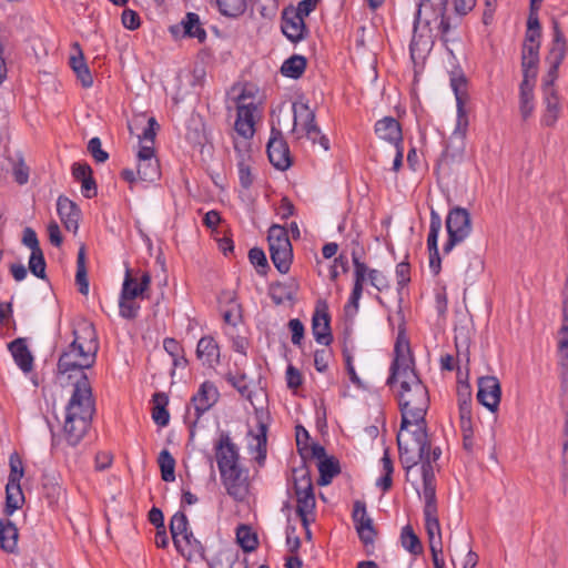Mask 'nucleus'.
I'll return each mask as SVG.
<instances>
[{
    "label": "nucleus",
    "mask_w": 568,
    "mask_h": 568,
    "mask_svg": "<svg viewBox=\"0 0 568 568\" xmlns=\"http://www.w3.org/2000/svg\"><path fill=\"white\" fill-rule=\"evenodd\" d=\"M403 371L395 369L387 379V385L399 384L397 399L402 413V422L424 423L429 407V395L427 387L423 384L415 368H408L404 364Z\"/></svg>",
    "instance_id": "obj_1"
},
{
    "label": "nucleus",
    "mask_w": 568,
    "mask_h": 568,
    "mask_svg": "<svg viewBox=\"0 0 568 568\" xmlns=\"http://www.w3.org/2000/svg\"><path fill=\"white\" fill-rule=\"evenodd\" d=\"M447 0H420L414 21L413 38L409 45L410 57L414 61L424 58L433 44L432 22L440 19L443 32H447L448 24L444 20Z\"/></svg>",
    "instance_id": "obj_2"
},
{
    "label": "nucleus",
    "mask_w": 568,
    "mask_h": 568,
    "mask_svg": "<svg viewBox=\"0 0 568 568\" xmlns=\"http://www.w3.org/2000/svg\"><path fill=\"white\" fill-rule=\"evenodd\" d=\"M81 332L80 335L77 329L73 331L74 339L61 353L58 362L60 374L82 372L94 365L99 344L93 324H84Z\"/></svg>",
    "instance_id": "obj_3"
},
{
    "label": "nucleus",
    "mask_w": 568,
    "mask_h": 568,
    "mask_svg": "<svg viewBox=\"0 0 568 568\" xmlns=\"http://www.w3.org/2000/svg\"><path fill=\"white\" fill-rule=\"evenodd\" d=\"M397 445L400 462L404 468L409 471L422 462L429 446L426 422H410L409 424L400 422Z\"/></svg>",
    "instance_id": "obj_4"
},
{
    "label": "nucleus",
    "mask_w": 568,
    "mask_h": 568,
    "mask_svg": "<svg viewBox=\"0 0 568 568\" xmlns=\"http://www.w3.org/2000/svg\"><path fill=\"white\" fill-rule=\"evenodd\" d=\"M95 412L94 400L90 383L84 374L77 381L72 396L67 406V417L72 419H83L90 423Z\"/></svg>",
    "instance_id": "obj_5"
},
{
    "label": "nucleus",
    "mask_w": 568,
    "mask_h": 568,
    "mask_svg": "<svg viewBox=\"0 0 568 568\" xmlns=\"http://www.w3.org/2000/svg\"><path fill=\"white\" fill-rule=\"evenodd\" d=\"M267 241L274 266L280 273H287L293 260V250L286 229L277 224L272 225L268 230Z\"/></svg>",
    "instance_id": "obj_6"
},
{
    "label": "nucleus",
    "mask_w": 568,
    "mask_h": 568,
    "mask_svg": "<svg viewBox=\"0 0 568 568\" xmlns=\"http://www.w3.org/2000/svg\"><path fill=\"white\" fill-rule=\"evenodd\" d=\"M446 230L448 233V240L445 243L443 251L445 254H448L457 244H460L469 236L471 232V219L469 212L459 206L450 210L446 219Z\"/></svg>",
    "instance_id": "obj_7"
},
{
    "label": "nucleus",
    "mask_w": 568,
    "mask_h": 568,
    "mask_svg": "<svg viewBox=\"0 0 568 568\" xmlns=\"http://www.w3.org/2000/svg\"><path fill=\"white\" fill-rule=\"evenodd\" d=\"M568 50L567 41L561 31L559 22L554 19L552 20V42L551 48L548 53V61L550 63L549 71L544 80V92L546 93V89L554 88V83L558 78V70L564 61L566 53Z\"/></svg>",
    "instance_id": "obj_8"
},
{
    "label": "nucleus",
    "mask_w": 568,
    "mask_h": 568,
    "mask_svg": "<svg viewBox=\"0 0 568 568\" xmlns=\"http://www.w3.org/2000/svg\"><path fill=\"white\" fill-rule=\"evenodd\" d=\"M294 491L297 499L296 513L303 526L307 527V515L313 513L316 503L312 479L306 470H302L300 476L294 471Z\"/></svg>",
    "instance_id": "obj_9"
},
{
    "label": "nucleus",
    "mask_w": 568,
    "mask_h": 568,
    "mask_svg": "<svg viewBox=\"0 0 568 568\" xmlns=\"http://www.w3.org/2000/svg\"><path fill=\"white\" fill-rule=\"evenodd\" d=\"M223 486L230 497L236 501H243L250 493L247 469L241 465L220 470Z\"/></svg>",
    "instance_id": "obj_10"
},
{
    "label": "nucleus",
    "mask_w": 568,
    "mask_h": 568,
    "mask_svg": "<svg viewBox=\"0 0 568 568\" xmlns=\"http://www.w3.org/2000/svg\"><path fill=\"white\" fill-rule=\"evenodd\" d=\"M252 97V92L243 89L241 94L236 98L237 116L234 129L236 133L245 140H251L255 132L254 112L256 111V105L254 102L245 103V100Z\"/></svg>",
    "instance_id": "obj_11"
},
{
    "label": "nucleus",
    "mask_w": 568,
    "mask_h": 568,
    "mask_svg": "<svg viewBox=\"0 0 568 568\" xmlns=\"http://www.w3.org/2000/svg\"><path fill=\"white\" fill-rule=\"evenodd\" d=\"M219 471L240 466V453L229 433L221 432L214 444Z\"/></svg>",
    "instance_id": "obj_12"
},
{
    "label": "nucleus",
    "mask_w": 568,
    "mask_h": 568,
    "mask_svg": "<svg viewBox=\"0 0 568 568\" xmlns=\"http://www.w3.org/2000/svg\"><path fill=\"white\" fill-rule=\"evenodd\" d=\"M266 151L270 162L277 170L285 171L291 166L290 149L280 130L272 128Z\"/></svg>",
    "instance_id": "obj_13"
},
{
    "label": "nucleus",
    "mask_w": 568,
    "mask_h": 568,
    "mask_svg": "<svg viewBox=\"0 0 568 568\" xmlns=\"http://www.w3.org/2000/svg\"><path fill=\"white\" fill-rule=\"evenodd\" d=\"M136 174L140 180L153 182L160 178V164L155 158L154 146L142 144L138 152Z\"/></svg>",
    "instance_id": "obj_14"
},
{
    "label": "nucleus",
    "mask_w": 568,
    "mask_h": 568,
    "mask_svg": "<svg viewBox=\"0 0 568 568\" xmlns=\"http://www.w3.org/2000/svg\"><path fill=\"white\" fill-rule=\"evenodd\" d=\"M501 387L496 376H483L478 379L477 399L490 412L498 409Z\"/></svg>",
    "instance_id": "obj_15"
},
{
    "label": "nucleus",
    "mask_w": 568,
    "mask_h": 568,
    "mask_svg": "<svg viewBox=\"0 0 568 568\" xmlns=\"http://www.w3.org/2000/svg\"><path fill=\"white\" fill-rule=\"evenodd\" d=\"M304 18L295 10V7L290 6L283 10L281 28L292 42H298L305 38L307 30Z\"/></svg>",
    "instance_id": "obj_16"
},
{
    "label": "nucleus",
    "mask_w": 568,
    "mask_h": 568,
    "mask_svg": "<svg viewBox=\"0 0 568 568\" xmlns=\"http://www.w3.org/2000/svg\"><path fill=\"white\" fill-rule=\"evenodd\" d=\"M353 520L355 523L359 539L364 542V545H373L376 537V530L374 528L372 518L366 513V506L364 501H355L353 509Z\"/></svg>",
    "instance_id": "obj_17"
},
{
    "label": "nucleus",
    "mask_w": 568,
    "mask_h": 568,
    "mask_svg": "<svg viewBox=\"0 0 568 568\" xmlns=\"http://www.w3.org/2000/svg\"><path fill=\"white\" fill-rule=\"evenodd\" d=\"M450 85L456 97L457 106V120L454 130H458L459 132L468 131L469 121L465 106L468 100L467 92L465 91L466 80L463 77L453 78L450 80Z\"/></svg>",
    "instance_id": "obj_18"
},
{
    "label": "nucleus",
    "mask_w": 568,
    "mask_h": 568,
    "mask_svg": "<svg viewBox=\"0 0 568 568\" xmlns=\"http://www.w3.org/2000/svg\"><path fill=\"white\" fill-rule=\"evenodd\" d=\"M57 211L64 227L73 233L78 232L81 219L80 207L67 196H59L57 201Z\"/></svg>",
    "instance_id": "obj_19"
},
{
    "label": "nucleus",
    "mask_w": 568,
    "mask_h": 568,
    "mask_svg": "<svg viewBox=\"0 0 568 568\" xmlns=\"http://www.w3.org/2000/svg\"><path fill=\"white\" fill-rule=\"evenodd\" d=\"M219 399V392L211 383H203L197 393L192 397V404L196 413V419L207 412Z\"/></svg>",
    "instance_id": "obj_20"
},
{
    "label": "nucleus",
    "mask_w": 568,
    "mask_h": 568,
    "mask_svg": "<svg viewBox=\"0 0 568 568\" xmlns=\"http://www.w3.org/2000/svg\"><path fill=\"white\" fill-rule=\"evenodd\" d=\"M375 133L378 138L388 141L394 145L402 144L403 133L399 122L392 118L385 116L375 124Z\"/></svg>",
    "instance_id": "obj_21"
},
{
    "label": "nucleus",
    "mask_w": 568,
    "mask_h": 568,
    "mask_svg": "<svg viewBox=\"0 0 568 568\" xmlns=\"http://www.w3.org/2000/svg\"><path fill=\"white\" fill-rule=\"evenodd\" d=\"M312 332L317 343L328 346L332 341L329 316L325 310L316 308L312 318Z\"/></svg>",
    "instance_id": "obj_22"
},
{
    "label": "nucleus",
    "mask_w": 568,
    "mask_h": 568,
    "mask_svg": "<svg viewBox=\"0 0 568 568\" xmlns=\"http://www.w3.org/2000/svg\"><path fill=\"white\" fill-rule=\"evenodd\" d=\"M545 104L546 109L541 123L545 126L551 128L557 123L561 111L560 99L555 88L546 89Z\"/></svg>",
    "instance_id": "obj_23"
},
{
    "label": "nucleus",
    "mask_w": 568,
    "mask_h": 568,
    "mask_svg": "<svg viewBox=\"0 0 568 568\" xmlns=\"http://www.w3.org/2000/svg\"><path fill=\"white\" fill-rule=\"evenodd\" d=\"M294 128L293 131L300 125L305 133H318V126L315 123V113L310 109L306 103H294Z\"/></svg>",
    "instance_id": "obj_24"
},
{
    "label": "nucleus",
    "mask_w": 568,
    "mask_h": 568,
    "mask_svg": "<svg viewBox=\"0 0 568 568\" xmlns=\"http://www.w3.org/2000/svg\"><path fill=\"white\" fill-rule=\"evenodd\" d=\"M423 476V496L425 499L424 513L437 511L436 486L434 467L426 464Z\"/></svg>",
    "instance_id": "obj_25"
},
{
    "label": "nucleus",
    "mask_w": 568,
    "mask_h": 568,
    "mask_svg": "<svg viewBox=\"0 0 568 568\" xmlns=\"http://www.w3.org/2000/svg\"><path fill=\"white\" fill-rule=\"evenodd\" d=\"M73 49L77 51L75 55H71L70 65L78 79L81 81V84L84 88H90L93 84V78L91 75L90 69L84 60L83 52L80 48V44L75 42L73 44Z\"/></svg>",
    "instance_id": "obj_26"
},
{
    "label": "nucleus",
    "mask_w": 568,
    "mask_h": 568,
    "mask_svg": "<svg viewBox=\"0 0 568 568\" xmlns=\"http://www.w3.org/2000/svg\"><path fill=\"white\" fill-rule=\"evenodd\" d=\"M90 427V423H85L83 419H72L67 417L63 424V435L69 445H78Z\"/></svg>",
    "instance_id": "obj_27"
},
{
    "label": "nucleus",
    "mask_w": 568,
    "mask_h": 568,
    "mask_svg": "<svg viewBox=\"0 0 568 568\" xmlns=\"http://www.w3.org/2000/svg\"><path fill=\"white\" fill-rule=\"evenodd\" d=\"M466 136L467 131L459 132L458 130H454L453 134L446 145L444 158L446 160H450L452 162L462 161L465 150H466Z\"/></svg>",
    "instance_id": "obj_28"
},
{
    "label": "nucleus",
    "mask_w": 568,
    "mask_h": 568,
    "mask_svg": "<svg viewBox=\"0 0 568 568\" xmlns=\"http://www.w3.org/2000/svg\"><path fill=\"white\" fill-rule=\"evenodd\" d=\"M196 356L203 362V364L211 367L217 364L220 359V349L216 342L210 336L202 337L197 343Z\"/></svg>",
    "instance_id": "obj_29"
},
{
    "label": "nucleus",
    "mask_w": 568,
    "mask_h": 568,
    "mask_svg": "<svg viewBox=\"0 0 568 568\" xmlns=\"http://www.w3.org/2000/svg\"><path fill=\"white\" fill-rule=\"evenodd\" d=\"M9 348L18 366L26 373L32 369L33 356L31 355L26 341L17 338L10 343Z\"/></svg>",
    "instance_id": "obj_30"
},
{
    "label": "nucleus",
    "mask_w": 568,
    "mask_h": 568,
    "mask_svg": "<svg viewBox=\"0 0 568 568\" xmlns=\"http://www.w3.org/2000/svg\"><path fill=\"white\" fill-rule=\"evenodd\" d=\"M404 364H407L408 368H414V359L410 355L408 341L399 335L395 345V358L390 366V374L394 373L396 368L403 371L405 367Z\"/></svg>",
    "instance_id": "obj_31"
},
{
    "label": "nucleus",
    "mask_w": 568,
    "mask_h": 568,
    "mask_svg": "<svg viewBox=\"0 0 568 568\" xmlns=\"http://www.w3.org/2000/svg\"><path fill=\"white\" fill-rule=\"evenodd\" d=\"M18 537L16 525L8 519H0V547L8 552H13L17 548Z\"/></svg>",
    "instance_id": "obj_32"
},
{
    "label": "nucleus",
    "mask_w": 568,
    "mask_h": 568,
    "mask_svg": "<svg viewBox=\"0 0 568 568\" xmlns=\"http://www.w3.org/2000/svg\"><path fill=\"white\" fill-rule=\"evenodd\" d=\"M429 548L443 546L437 511L424 513Z\"/></svg>",
    "instance_id": "obj_33"
},
{
    "label": "nucleus",
    "mask_w": 568,
    "mask_h": 568,
    "mask_svg": "<svg viewBox=\"0 0 568 568\" xmlns=\"http://www.w3.org/2000/svg\"><path fill=\"white\" fill-rule=\"evenodd\" d=\"M320 478L317 484L326 486L331 484L332 479L341 473L339 463L334 457L324 458L317 465Z\"/></svg>",
    "instance_id": "obj_34"
},
{
    "label": "nucleus",
    "mask_w": 568,
    "mask_h": 568,
    "mask_svg": "<svg viewBox=\"0 0 568 568\" xmlns=\"http://www.w3.org/2000/svg\"><path fill=\"white\" fill-rule=\"evenodd\" d=\"M296 285L292 283H273L270 285L268 294L276 305L293 301Z\"/></svg>",
    "instance_id": "obj_35"
},
{
    "label": "nucleus",
    "mask_w": 568,
    "mask_h": 568,
    "mask_svg": "<svg viewBox=\"0 0 568 568\" xmlns=\"http://www.w3.org/2000/svg\"><path fill=\"white\" fill-rule=\"evenodd\" d=\"M539 61V50L523 49L521 52V67L523 80L535 81L537 75V65Z\"/></svg>",
    "instance_id": "obj_36"
},
{
    "label": "nucleus",
    "mask_w": 568,
    "mask_h": 568,
    "mask_svg": "<svg viewBox=\"0 0 568 568\" xmlns=\"http://www.w3.org/2000/svg\"><path fill=\"white\" fill-rule=\"evenodd\" d=\"M6 511L12 515L17 509L21 508L24 503V496L20 484H7L6 486Z\"/></svg>",
    "instance_id": "obj_37"
},
{
    "label": "nucleus",
    "mask_w": 568,
    "mask_h": 568,
    "mask_svg": "<svg viewBox=\"0 0 568 568\" xmlns=\"http://www.w3.org/2000/svg\"><path fill=\"white\" fill-rule=\"evenodd\" d=\"M179 545L180 547H176L178 551L187 560H192L194 557L202 555L203 547L201 542L194 538L192 532L182 536Z\"/></svg>",
    "instance_id": "obj_38"
},
{
    "label": "nucleus",
    "mask_w": 568,
    "mask_h": 568,
    "mask_svg": "<svg viewBox=\"0 0 568 568\" xmlns=\"http://www.w3.org/2000/svg\"><path fill=\"white\" fill-rule=\"evenodd\" d=\"M153 413L152 418L159 426H166L170 419L169 412L165 406L169 403V398L164 393H156L153 395Z\"/></svg>",
    "instance_id": "obj_39"
},
{
    "label": "nucleus",
    "mask_w": 568,
    "mask_h": 568,
    "mask_svg": "<svg viewBox=\"0 0 568 568\" xmlns=\"http://www.w3.org/2000/svg\"><path fill=\"white\" fill-rule=\"evenodd\" d=\"M306 68V59L303 55H293L284 61L281 67V72L283 75L298 79L305 71Z\"/></svg>",
    "instance_id": "obj_40"
},
{
    "label": "nucleus",
    "mask_w": 568,
    "mask_h": 568,
    "mask_svg": "<svg viewBox=\"0 0 568 568\" xmlns=\"http://www.w3.org/2000/svg\"><path fill=\"white\" fill-rule=\"evenodd\" d=\"M184 34L190 38H196L200 42H203L206 38V32L200 23L199 16L196 13H187L185 19L182 21Z\"/></svg>",
    "instance_id": "obj_41"
},
{
    "label": "nucleus",
    "mask_w": 568,
    "mask_h": 568,
    "mask_svg": "<svg viewBox=\"0 0 568 568\" xmlns=\"http://www.w3.org/2000/svg\"><path fill=\"white\" fill-rule=\"evenodd\" d=\"M236 540L245 552L255 550L258 545L256 534L247 525H241L237 527Z\"/></svg>",
    "instance_id": "obj_42"
},
{
    "label": "nucleus",
    "mask_w": 568,
    "mask_h": 568,
    "mask_svg": "<svg viewBox=\"0 0 568 568\" xmlns=\"http://www.w3.org/2000/svg\"><path fill=\"white\" fill-rule=\"evenodd\" d=\"M187 517L184 513L179 511L171 518L170 530L175 547H180L179 542L182 536L191 532L187 530Z\"/></svg>",
    "instance_id": "obj_43"
},
{
    "label": "nucleus",
    "mask_w": 568,
    "mask_h": 568,
    "mask_svg": "<svg viewBox=\"0 0 568 568\" xmlns=\"http://www.w3.org/2000/svg\"><path fill=\"white\" fill-rule=\"evenodd\" d=\"M402 546L413 555H420L423 546L418 536L414 532L412 526L407 525L400 534Z\"/></svg>",
    "instance_id": "obj_44"
},
{
    "label": "nucleus",
    "mask_w": 568,
    "mask_h": 568,
    "mask_svg": "<svg viewBox=\"0 0 568 568\" xmlns=\"http://www.w3.org/2000/svg\"><path fill=\"white\" fill-rule=\"evenodd\" d=\"M159 465L161 468V476L164 481H173L175 479V460L169 450L164 449L159 455Z\"/></svg>",
    "instance_id": "obj_45"
},
{
    "label": "nucleus",
    "mask_w": 568,
    "mask_h": 568,
    "mask_svg": "<svg viewBox=\"0 0 568 568\" xmlns=\"http://www.w3.org/2000/svg\"><path fill=\"white\" fill-rule=\"evenodd\" d=\"M251 154H242V159L237 161L240 183L244 189H248L254 181V176L251 171Z\"/></svg>",
    "instance_id": "obj_46"
},
{
    "label": "nucleus",
    "mask_w": 568,
    "mask_h": 568,
    "mask_svg": "<svg viewBox=\"0 0 568 568\" xmlns=\"http://www.w3.org/2000/svg\"><path fill=\"white\" fill-rule=\"evenodd\" d=\"M366 280V275L355 274V283L354 288L349 298L348 304L345 306V312L347 315H353L358 310V301L363 293V283Z\"/></svg>",
    "instance_id": "obj_47"
},
{
    "label": "nucleus",
    "mask_w": 568,
    "mask_h": 568,
    "mask_svg": "<svg viewBox=\"0 0 568 568\" xmlns=\"http://www.w3.org/2000/svg\"><path fill=\"white\" fill-rule=\"evenodd\" d=\"M222 14L226 17H239L246 9V0H216Z\"/></svg>",
    "instance_id": "obj_48"
},
{
    "label": "nucleus",
    "mask_w": 568,
    "mask_h": 568,
    "mask_svg": "<svg viewBox=\"0 0 568 568\" xmlns=\"http://www.w3.org/2000/svg\"><path fill=\"white\" fill-rule=\"evenodd\" d=\"M442 229V219L439 214L432 210L430 211V224H429V233L427 237V246L428 251H438L437 247V241H438V234Z\"/></svg>",
    "instance_id": "obj_49"
},
{
    "label": "nucleus",
    "mask_w": 568,
    "mask_h": 568,
    "mask_svg": "<svg viewBox=\"0 0 568 568\" xmlns=\"http://www.w3.org/2000/svg\"><path fill=\"white\" fill-rule=\"evenodd\" d=\"M29 270L30 272L41 278L44 280L47 277L45 274V260L42 250L38 252H31L30 258H29Z\"/></svg>",
    "instance_id": "obj_50"
},
{
    "label": "nucleus",
    "mask_w": 568,
    "mask_h": 568,
    "mask_svg": "<svg viewBox=\"0 0 568 568\" xmlns=\"http://www.w3.org/2000/svg\"><path fill=\"white\" fill-rule=\"evenodd\" d=\"M143 294L144 291L141 288L136 280L131 276L130 271L128 270L123 282L121 296L124 298H136L139 296H143Z\"/></svg>",
    "instance_id": "obj_51"
},
{
    "label": "nucleus",
    "mask_w": 568,
    "mask_h": 568,
    "mask_svg": "<svg viewBox=\"0 0 568 568\" xmlns=\"http://www.w3.org/2000/svg\"><path fill=\"white\" fill-rule=\"evenodd\" d=\"M9 464H10V475H9L8 483L9 484H20V480L23 477L24 470H23L22 460L17 453H13L10 456Z\"/></svg>",
    "instance_id": "obj_52"
},
{
    "label": "nucleus",
    "mask_w": 568,
    "mask_h": 568,
    "mask_svg": "<svg viewBox=\"0 0 568 568\" xmlns=\"http://www.w3.org/2000/svg\"><path fill=\"white\" fill-rule=\"evenodd\" d=\"M148 126L143 130L142 134H138V139L142 144L152 145L154 144V139L156 135V132L160 129L159 123L156 122L155 118L151 116L148 119Z\"/></svg>",
    "instance_id": "obj_53"
},
{
    "label": "nucleus",
    "mask_w": 568,
    "mask_h": 568,
    "mask_svg": "<svg viewBox=\"0 0 568 568\" xmlns=\"http://www.w3.org/2000/svg\"><path fill=\"white\" fill-rule=\"evenodd\" d=\"M248 258H250L251 263L254 266H256L257 272L260 274H262V275L266 274V268L268 267L267 260H266L265 253L261 248H257V247L251 248L248 252Z\"/></svg>",
    "instance_id": "obj_54"
},
{
    "label": "nucleus",
    "mask_w": 568,
    "mask_h": 568,
    "mask_svg": "<svg viewBox=\"0 0 568 568\" xmlns=\"http://www.w3.org/2000/svg\"><path fill=\"white\" fill-rule=\"evenodd\" d=\"M256 440L255 449L257 455L255 457L256 462L262 465L266 458V426L260 425V433L254 437Z\"/></svg>",
    "instance_id": "obj_55"
},
{
    "label": "nucleus",
    "mask_w": 568,
    "mask_h": 568,
    "mask_svg": "<svg viewBox=\"0 0 568 568\" xmlns=\"http://www.w3.org/2000/svg\"><path fill=\"white\" fill-rule=\"evenodd\" d=\"M256 10L265 19H273L278 9V0H260V2H254Z\"/></svg>",
    "instance_id": "obj_56"
},
{
    "label": "nucleus",
    "mask_w": 568,
    "mask_h": 568,
    "mask_svg": "<svg viewBox=\"0 0 568 568\" xmlns=\"http://www.w3.org/2000/svg\"><path fill=\"white\" fill-rule=\"evenodd\" d=\"M119 306L121 316L125 318H134L140 310V305L135 298H124L123 296L120 298Z\"/></svg>",
    "instance_id": "obj_57"
},
{
    "label": "nucleus",
    "mask_w": 568,
    "mask_h": 568,
    "mask_svg": "<svg viewBox=\"0 0 568 568\" xmlns=\"http://www.w3.org/2000/svg\"><path fill=\"white\" fill-rule=\"evenodd\" d=\"M88 150L99 163H103L108 160L109 155L101 148V141L99 138H92L88 143Z\"/></svg>",
    "instance_id": "obj_58"
},
{
    "label": "nucleus",
    "mask_w": 568,
    "mask_h": 568,
    "mask_svg": "<svg viewBox=\"0 0 568 568\" xmlns=\"http://www.w3.org/2000/svg\"><path fill=\"white\" fill-rule=\"evenodd\" d=\"M562 454H561V463L564 468V475L568 477V410L565 413V423L562 428Z\"/></svg>",
    "instance_id": "obj_59"
},
{
    "label": "nucleus",
    "mask_w": 568,
    "mask_h": 568,
    "mask_svg": "<svg viewBox=\"0 0 568 568\" xmlns=\"http://www.w3.org/2000/svg\"><path fill=\"white\" fill-rule=\"evenodd\" d=\"M540 29L527 30L523 49L539 50L540 48Z\"/></svg>",
    "instance_id": "obj_60"
},
{
    "label": "nucleus",
    "mask_w": 568,
    "mask_h": 568,
    "mask_svg": "<svg viewBox=\"0 0 568 568\" xmlns=\"http://www.w3.org/2000/svg\"><path fill=\"white\" fill-rule=\"evenodd\" d=\"M288 327L292 332V343L294 345H301L302 339L304 337V325L303 323L293 318L288 322Z\"/></svg>",
    "instance_id": "obj_61"
},
{
    "label": "nucleus",
    "mask_w": 568,
    "mask_h": 568,
    "mask_svg": "<svg viewBox=\"0 0 568 568\" xmlns=\"http://www.w3.org/2000/svg\"><path fill=\"white\" fill-rule=\"evenodd\" d=\"M122 24L126 29L135 30L140 26L139 14L131 9H125L122 13Z\"/></svg>",
    "instance_id": "obj_62"
},
{
    "label": "nucleus",
    "mask_w": 568,
    "mask_h": 568,
    "mask_svg": "<svg viewBox=\"0 0 568 568\" xmlns=\"http://www.w3.org/2000/svg\"><path fill=\"white\" fill-rule=\"evenodd\" d=\"M22 243L28 246L31 252H38V251H41V247L39 245V241H38V237H37V234L36 232L30 229V227H27L23 232V237H22Z\"/></svg>",
    "instance_id": "obj_63"
},
{
    "label": "nucleus",
    "mask_w": 568,
    "mask_h": 568,
    "mask_svg": "<svg viewBox=\"0 0 568 568\" xmlns=\"http://www.w3.org/2000/svg\"><path fill=\"white\" fill-rule=\"evenodd\" d=\"M568 353V324H562L558 331L557 354Z\"/></svg>",
    "instance_id": "obj_64"
}]
</instances>
